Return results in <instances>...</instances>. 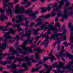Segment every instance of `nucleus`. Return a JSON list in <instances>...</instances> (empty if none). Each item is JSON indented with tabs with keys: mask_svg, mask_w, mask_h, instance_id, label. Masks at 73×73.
<instances>
[{
	"mask_svg": "<svg viewBox=\"0 0 73 73\" xmlns=\"http://www.w3.org/2000/svg\"><path fill=\"white\" fill-rule=\"evenodd\" d=\"M35 59H37L39 61V63L41 64V60H40V54L38 52H36L35 54Z\"/></svg>",
	"mask_w": 73,
	"mask_h": 73,
	"instance_id": "15",
	"label": "nucleus"
},
{
	"mask_svg": "<svg viewBox=\"0 0 73 73\" xmlns=\"http://www.w3.org/2000/svg\"><path fill=\"white\" fill-rule=\"evenodd\" d=\"M9 12L10 13V16H12V13L13 12V11L11 10V9L9 7L8 8V10L7 11V14L9 15Z\"/></svg>",
	"mask_w": 73,
	"mask_h": 73,
	"instance_id": "17",
	"label": "nucleus"
},
{
	"mask_svg": "<svg viewBox=\"0 0 73 73\" xmlns=\"http://www.w3.org/2000/svg\"><path fill=\"white\" fill-rule=\"evenodd\" d=\"M20 25H16V27H17L19 29L18 30L19 32V31H21V30H22V29H21V28H20Z\"/></svg>",
	"mask_w": 73,
	"mask_h": 73,
	"instance_id": "30",
	"label": "nucleus"
},
{
	"mask_svg": "<svg viewBox=\"0 0 73 73\" xmlns=\"http://www.w3.org/2000/svg\"><path fill=\"white\" fill-rule=\"evenodd\" d=\"M46 26V25H42L40 27L41 29H44V27H45Z\"/></svg>",
	"mask_w": 73,
	"mask_h": 73,
	"instance_id": "33",
	"label": "nucleus"
},
{
	"mask_svg": "<svg viewBox=\"0 0 73 73\" xmlns=\"http://www.w3.org/2000/svg\"><path fill=\"white\" fill-rule=\"evenodd\" d=\"M59 72L60 73H63L64 70H60L59 71Z\"/></svg>",
	"mask_w": 73,
	"mask_h": 73,
	"instance_id": "63",
	"label": "nucleus"
},
{
	"mask_svg": "<svg viewBox=\"0 0 73 73\" xmlns=\"http://www.w3.org/2000/svg\"><path fill=\"white\" fill-rule=\"evenodd\" d=\"M1 64L2 65H5L7 64V62L6 61H4L3 62L1 61Z\"/></svg>",
	"mask_w": 73,
	"mask_h": 73,
	"instance_id": "27",
	"label": "nucleus"
},
{
	"mask_svg": "<svg viewBox=\"0 0 73 73\" xmlns=\"http://www.w3.org/2000/svg\"><path fill=\"white\" fill-rule=\"evenodd\" d=\"M3 1H4V2H5V3H8V1H9V0H4Z\"/></svg>",
	"mask_w": 73,
	"mask_h": 73,
	"instance_id": "57",
	"label": "nucleus"
},
{
	"mask_svg": "<svg viewBox=\"0 0 73 73\" xmlns=\"http://www.w3.org/2000/svg\"><path fill=\"white\" fill-rule=\"evenodd\" d=\"M35 46H36V45H35L33 44V45H32L31 46V48H34V47H35Z\"/></svg>",
	"mask_w": 73,
	"mask_h": 73,
	"instance_id": "61",
	"label": "nucleus"
},
{
	"mask_svg": "<svg viewBox=\"0 0 73 73\" xmlns=\"http://www.w3.org/2000/svg\"><path fill=\"white\" fill-rule=\"evenodd\" d=\"M42 20L40 19H36V21H41Z\"/></svg>",
	"mask_w": 73,
	"mask_h": 73,
	"instance_id": "56",
	"label": "nucleus"
},
{
	"mask_svg": "<svg viewBox=\"0 0 73 73\" xmlns=\"http://www.w3.org/2000/svg\"><path fill=\"white\" fill-rule=\"evenodd\" d=\"M60 33H58V34H52L51 35V38H52V39H53V38H54L55 37L58 36H60Z\"/></svg>",
	"mask_w": 73,
	"mask_h": 73,
	"instance_id": "18",
	"label": "nucleus"
},
{
	"mask_svg": "<svg viewBox=\"0 0 73 73\" xmlns=\"http://www.w3.org/2000/svg\"><path fill=\"white\" fill-rule=\"evenodd\" d=\"M28 69H26L25 70H19L18 71H17V70L16 69H14L13 71V73H23V71H26Z\"/></svg>",
	"mask_w": 73,
	"mask_h": 73,
	"instance_id": "9",
	"label": "nucleus"
},
{
	"mask_svg": "<svg viewBox=\"0 0 73 73\" xmlns=\"http://www.w3.org/2000/svg\"><path fill=\"white\" fill-rule=\"evenodd\" d=\"M51 59V61H53L54 60V56H52V57H47V59Z\"/></svg>",
	"mask_w": 73,
	"mask_h": 73,
	"instance_id": "26",
	"label": "nucleus"
},
{
	"mask_svg": "<svg viewBox=\"0 0 73 73\" xmlns=\"http://www.w3.org/2000/svg\"><path fill=\"white\" fill-rule=\"evenodd\" d=\"M70 4V3L69 1H66V6H69V4Z\"/></svg>",
	"mask_w": 73,
	"mask_h": 73,
	"instance_id": "37",
	"label": "nucleus"
},
{
	"mask_svg": "<svg viewBox=\"0 0 73 73\" xmlns=\"http://www.w3.org/2000/svg\"><path fill=\"white\" fill-rule=\"evenodd\" d=\"M42 23V22H38V25H40Z\"/></svg>",
	"mask_w": 73,
	"mask_h": 73,
	"instance_id": "52",
	"label": "nucleus"
},
{
	"mask_svg": "<svg viewBox=\"0 0 73 73\" xmlns=\"http://www.w3.org/2000/svg\"><path fill=\"white\" fill-rule=\"evenodd\" d=\"M12 26L14 28H15L16 27V25H15V24H13L12 25Z\"/></svg>",
	"mask_w": 73,
	"mask_h": 73,
	"instance_id": "58",
	"label": "nucleus"
},
{
	"mask_svg": "<svg viewBox=\"0 0 73 73\" xmlns=\"http://www.w3.org/2000/svg\"><path fill=\"white\" fill-rule=\"evenodd\" d=\"M43 60H44V61H47V60H48L47 58H46L45 57H44V58H43Z\"/></svg>",
	"mask_w": 73,
	"mask_h": 73,
	"instance_id": "44",
	"label": "nucleus"
},
{
	"mask_svg": "<svg viewBox=\"0 0 73 73\" xmlns=\"http://www.w3.org/2000/svg\"><path fill=\"white\" fill-rule=\"evenodd\" d=\"M26 36L27 37V40H26L24 42L22 46H22L23 48L25 50V45H26V44H27V42L29 44H31L32 42V41H33V38H32V39L31 40H30V39L31 38L30 36Z\"/></svg>",
	"mask_w": 73,
	"mask_h": 73,
	"instance_id": "4",
	"label": "nucleus"
},
{
	"mask_svg": "<svg viewBox=\"0 0 73 73\" xmlns=\"http://www.w3.org/2000/svg\"><path fill=\"white\" fill-rule=\"evenodd\" d=\"M59 55H58V54H56V56H57L58 58H59L60 57H61V56H61V55L63 54V55H64V54H62V52H59Z\"/></svg>",
	"mask_w": 73,
	"mask_h": 73,
	"instance_id": "21",
	"label": "nucleus"
},
{
	"mask_svg": "<svg viewBox=\"0 0 73 73\" xmlns=\"http://www.w3.org/2000/svg\"><path fill=\"white\" fill-rule=\"evenodd\" d=\"M71 26L72 25L71 24V23L70 22L68 24V28H70Z\"/></svg>",
	"mask_w": 73,
	"mask_h": 73,
	"instance_id": "45",
	"label": "nucleus"
},
{
	"mask_svg": "<svg viewBox=\"0 0 73 73\" xmlns=\"http://www.w3.org/2000/svg\"><path fill=\"white\" fill-rule=\"evenodd\" d=\"M23 60H24V59L22 58V57L19 59V60L20 61H22Z\"/></svg>",
	"mask_w": 73,
	"mask_h": 73,
	"instance_id": "50",
	"label": "nucleus"
},
{
	"mask_svg": "<svg viewBox=\"0 0 73 73\" xmlns=\"http://www.w3.org/2000/svg\"><path fill=\"white\" fill-rule=\"evenodd\" d=\"M73 64V60H72V61L70 62V64H69V65H70V66H71V65H72V64Z\"/></svg>",
	"mask_w": 73,
	"mask_h": 73,
	"instance_id": "43",
	"label": "nucleus"
},
{
	"mask_svg": "<svg viewBox=\"0 0 73 73\" xmlns=\"http://www.w3.org/2000/svg\"><path fill=\"white\" fill-rule=\"evenodd\" d=\"M61 13H59L57 14V17H60L61 16Z\"/></svg>",
	"mask_w": 73,
	"mask_h": 73,
	"instance_id": "55",
	"label": "nucleus"
},
{
	"mask_svg": "<svg viewBox=\"0 0 73 73\" xmlns=\"http://www.w3.org/2000/svg\"><path fill=\"white\" fill-rule=\"evenodd\" d=\"M60 27V25L59 24V22H58L55 24V27Z\"/></svg>",
	"mask_w": 73,
	"mask_h": 73,
	"instance_id": "36",
	"label": "nucleus"
},
{
	"mask_svg": "<svg viewBox=\"0 0 73 73\" xmlns=\"http://www.w3.org/2000/svg\"><path fill=\"white\" fill-rule=\"evenodd\" d=\"M28 21H26V25H25V27H27V28L29 27V25H28Z\"/></svg>",
	"mask_w": 73,
	"mask_h": 73,
	"instance_id": "35",
	"label": "nucleus"
},
{
	"mask_svg": "<svg viewBox=\"0 0 73 73\" xmlns=\"http://www.w3.org/2000/svg\"><path fill=\"white\" fill-rule=\"evenodd\" d=\"M70 31L71 32V37L70 38V41H72V43L73 42V33L72 31H73V26H72L71 28Z\"/></svg>",
	"mask_w": 73,
	"mask_h": 73,
	"instance_id": "12",
	"label": "nucleus"
},
{
	"mask_svg": "<svg viewBox=\"0 0 73 73\" xmlns=\"http://www.w3.org/2000/svg\"><path fill=\"white\" fill-rule=\"evenodd\" d=\"M52 56V51L49 54V56Z\"/></svg>",
	"mask_w": 73,
	"mask_h": 73,
	"instance_id": "60",
	"label": "nucleus"
},
{
	"mask_svg": "<svg viewBox=\"0 0 73 73\" xmlns=\"http://www.w3.org/2000/svg\"><path fill=\"white\" fill-rule=\"evenodd\" d=\"M60 66L58 67V68H61L62 69H66V67L63 66V65H64V64L62 62H59Z\"/></svg>",
	"mask_w": 73,
	"mask_h": 73,
	"instance_id": "13",
	"label": "nucleus"
},
{
	"mask_svg": "<svg viewBox=\"0 0 73 73\" xmlns=\"http://www.w3.org/2000/svg\"><path fill=\"white\" fill-rule=\"evenodd\" d=\"M40 30H41V29H40L39 28H38L37 29H36L34 32V34L36 35V34L37 33V32H38V31H40Z\"/></svg>",
	"mask_w": 73,
	"mask_h": 73,
	"instance_id": "31",
	"label": "nucleus"
},
{
	"mask_svg": "<svg viewBox=\"0 0 73 73\" xmlns=\"http://www.w3.org/2000/svg\"><path fill=\"white\" fill-rule=\"evenodd\" d=\"M15 58V57L14 56H11L10 57H9V56H8L7 58V59H10V60H13Z\"/></svg>",
	"mask_w": 73,
	"mask_h": 73,
	"instance_id": "32",
	"label": "nucleus"
},
{
	"mask_svg": "<svg viewBox=\"0 0 73 73\" xmlns=\"http://www.w3.org/2000/svg\"><path fill=\"white\" fill-rule=\"evenodd\" d=\"M9 64H11L12 63V61L10 60H9L7 62V63Z\"/></svg>",
	"mask_w": 73,
	"mask_h": 73,
	"instance_id": "47",
	"label": "nucleus"
},
{
	"mask_svg": "<svg viewBox=\"0 0 73 73\" xmlns=\"http://www.w3.org/2000/svg\"><path fill=\"white\" fill-rule=\"evenodd\" d=\"M66 56L69 57V58L71 59V60H73V56L70 55V54L68 53V52L66 53Z\"/></svg>",
	"mask_w": 73,
	"mask_h": 73,
	"instance_id": "20",
	"label": "nucleus"
},
{
	"mask_svg": "<svg viewBox=\"0 0 73 73\" xmlns=\"http://www.w3.org/2000/svg\"><path fill=\"white\" fill-rule=\"evenodd\" d=\"M15 10H14L15 13H25L26 12L28 15H30V13H32V11L31 9H29L27 10L26 12L25 11L24 9H23L24 8L23 7H21V9L22 10L21 11L20 10V8L19 7V5H17L15 7Z\"/></svg>",
	"mask_w": 73,
	"mask_h": 73,
	"instance_id": "1",
	"label": "nucleus"
},
{
	"mask_svg": "<svg viewBox=\"0 0 73 73\" xmlns=\"http://www.w3.org/2000/svg\"><path fill=\"white\" fill-rule=\"evenodd\" d=\"M26 3L27 4H29V5H31V3L29 2H27Z\"/></svg>",
	"mask_w": 73,
	"mask_h": 73,
	"instance_id": "62",
	"label": "nucleus"
},
{
	"mask_svg": "<svg viewBox=\"0 0 73 73\" xmlns=\"http://www.w3.org/2000/svg\"><path fill=\"white\" fill-rule=\"evenodd\" d=\"M37 51L38 52H40V53H41L42 52V50L39 48H37Z\"/></svg>",
	"mask_w": 73,
	"mask_h": 73,
	"instance_id": "34",
	"label": "nucleus"
},
{
	"mask_svg": "<svg viewBox=\"0 0 73 73\" xmlns=\"http://www.w3.org/2000/svg\"><path fill=\"white\" fill-rule=\"evenodd\" d=\"M58 3H59V5L58 8H61L62 5L64 4V2L63 1H60L58 2Z\"/></svg>",
	"mask_w": 73,
	"mask_h": 73,
	"instance_id": "22",
	"label": "nucleus"
},
{
	"mask_svg": "<svg viewBox=\"0 0 73 73\" xmlns=\"http://www.w3.org/2000/svg\"><path fill=\"white\" fill-rule=\"evenodd\" d=\"M64 13L62 15L63 18L62 19V21H64V18H66L67 17H68V16H69V15H67L68 12H67V11H66L65 10L64 12Z\"/></svg>",
	"mask_w": 73,
	"mask_h": 73,
	"instance_id": "11",
	"label": "nucleus"
},
{
	"mask_svg": "<svg viewBox=\"0 0 73 73\" xmlns=\"http://www.w3.org/2000/svg\"><path fill=\"white\" fill-rule=\"evenodd\" d=\"M10 51L13 52V53L12 54H14L16 53V51H15V50L12 47H11L10 48Z\"/></svg>",
	"mask_w": 73,
	"mask_h": 73,
	"instance_id": "24",
	"label": "nucleus"
},
{
	"mask_svg": "<svg viewBox=\"0 0 73 73\" xmlns=\"http://www.w3.org/2000/svg\"><path fill=\"white\" fill-rule=\"evenodd\" d=\"M64 44L65 45L66 47H67V46H68V44H67V43L66 42H65L64 43Z\"/></svg>",
	"mask_w": 73,
	"mask_h": 73,
	"instance_id": "53",
	"label": "nucleus"
},
{
	"mask_svg": "<svg viewBox=\"0 0 73 73\" xmlns=\"http://www.w3.org/2000/svg\"><path fill=\"white\" fill-rule=\"evenodd\" d=\"M16 37L17 39V41H19V35L17 36Z\"/></svg>",
	"mask_w": 73,
	"mask_h": 73,
	"instance_id": "48",
	"label": "nucleus"
},
{
	"mask_svg": "<svg viewBox=\"0 0 73 73\" xmlns=\"http://www.w3.org/2000/svg\"><path fill=\"white\" fill-rule=\"evenodd\" d=\"M31 33H32V31L31 29H30L28 30V32L26 33L25 34H24L23 32L20 33H19V35L21 36H21V38H23L24 36H30Z\"/></svg>",
	"mask_w": 73,
	"mask_h": 73,
	"instance_id": "5",
	"label": "nucleus"
},
{
	"mask_svg": "<svg viewBox=\"0 0 73 73\" xmlns=\"http://www.w3.org/2000/svg\"><path fill=\"white\" fill-rule=\"evenodd\" d=\"M50 17V15L49 14H48L45 17H44L42 15L40 16V17H41V18H44V17H45L46 19H48V18H49Z\"/></svg>",
	"mask_w": 73,
	"mask_h": 73,
	"instance_id": "25",
	"label": "nucleus"
},
{
	"mask_svg": "<svg viewBox=\"0 0 73 73\" xmlns=\"http://www.w3.org/2000/svg\"><path fill=\"white\" fill-rule=\"evenodd\" d=\"M70 66L69 64L66 66V69H70Z\"/></svg>",
	"mask_w": 73,
	"mask_h": 73,
	"instance_id": "40",
	"label": "nucleus"
},
{
	"mask_svg": "<svg viewBox=\"0 0 73 73\" xmlns=\"http://www.w3.org/2000/svg\"><path fill=\"white\" fill-rule=\"evenodd\" d=\"M12 66L13 68H13H16L17 66H19V65L16 66L15 64H13Z\"/></svg>",
	"mask_w": 73,
	"mask_h": 73,
	"instance_id": "38",
	"label": "nucleus"
},
{
	"mask_svg": "<svg viewBox=\"0 0 73 73\" xmlns=\"http://www.w3.org/2000/svg\"><path fill=\"white\" fill-rule=\"evenodd\" d=\"M16 18H19V20H16L15 21V23H20V22H23V21H24V20H23L22 19V17L21 16H19L18 17H16Z\"/></svg>",
	"mask_w": 73,
	"mask_h": 73,
	"instance_id": "10",
	"label": "nucleus"
},
{
	"mask_svg": "<svg viewBox=\"0 0 73 73\" xmlns=\"http://www.w3.org/2000/svg\"><path fill=\"white\" fill-rule=\"evenodd\" d=\"M51 15L53 17H54V16L56 15V13L54 12H52L51 14Z\"/></svg>",
	"mask_w": 73,
	"mask_h": 73,
	"instance_id": "39",
	"label": "nucleus"
},
{
	"mask_svg": "<svg viewBox=\"0 0 73 73\" xmlns=\"http://www.w3.org/2000/svg\"><path fill=\"white\" fill-rule=\"evenodd\" d=\"M57 62H56L54 64H52V67L54 68V67H57L58 68V66H59L60 65H58L57 66Z\"/></svg>",
	"mask_w": 73,
	"mask_h": 73,
	"instance_id": "28",
	"label": "nucleus"
},
{
	"mask_svg": "<svg viewBox=\"0 0 73 73\" xmlns=\"http://www.w3.org/2000/svg\"><path fill=\"white\" fill-rule=\"evenodd\" d=\"M41 9H42L41 10V13H44L45 12H46L47 10H46V7L44 8H40Z\"/></svg>",
	"mask_w": 73,
	"mask_h": 73,
	"instance_id": "23",
	"label": "nucleus"
},
{
	"mask_svg": "<svg viewBox=\"0 0 73 73\" xmlns=\"http://www.w3.org/2000/svg\"><path fill=\"white\" fill-rule=\"evenodd\" d=\"M39 68H41V66H39V67L37 68H33L32 69V72H34L35 71H37V72H38V69Z\"/></svg>",
	"mask_w": 73,
	"mask_h": 73,
	"instance_id": "19",
	"label": "nucleus"
},
{
	"mask_svg": "<svg viewBox=\"0 0 73 73\" xmlns=\"http://www.w3.org/2000/svg\"><path fill=\"white\" fill-rule=\"evenodd\" d=\"M33 25H34V23L33 22L31 23L30 24V27H32V26H33Z\"/></svg>",
	"mask_w": 73,
	"mask_h": 73,
	"instance_id": "51",
	"label": "nucleus"
},
{
	"mask_svg": "<svg viewBox=\"0 0 73 73\" xmlns=\"http://www.w3.org/2000/svg\"><path fill=\"white\" fill-rule=\"evenodd\" d=\"M6 41H7V39L4 40L3 43L2 44V46L1 45V44L0 43V48L1 49H5L6 48L7 45Z\"/></svg>",
	"mask_w": 73,
	"mask_h": 73,
	"instance_id": "8",
	"label": "nucleus"
},
{
	"mask_svg": "<svg viewBox=\"0 0 73 73\" xmlns=\"http://www.w3.org/2000/svg\"><path fill=\"white\" fill-rule=\"evenodd\" d=\"M50 9H51V8L49 7H47V9L48 11H50Z\"/></svg>",
	"mask_w": 73,
	"mask_h": 73,
	"instance_id": "54",
	"label": "nucleus"
},
{
	"mask_svg": "<svg viewBox=\"0 0 73 73\" xmlns=\"http://www.w3.org/2000/svg\"><path fill=\"white\" fill-rule=\"evenodd\" d=\"M30 17H31V16H35V14L34 13H32L31 15H29Z\"/></svg>",
	"mask_w": 73,
	"mask_h": 73,
	"instance_id": "42",
	"label": "nucleus"
},
{
	"mask_svg": "<svg viewBox=\"0 0 73 73\" xmlns=\"http://www.w3.org/2000/svg\"><path fill=\"white\" fill-rule=\"evenodd\" d=\"M6 55H7V53H5L4 54H3L1 53L0 54V59H1V58H2L3 56H5Z\"/></svg>",
	"mask_w": 73,
	"mask_h": 73,
	"instance_id": "29",
	"label": "nucleus"
},
{
	"mask_svg": "<svg viewBox=\"0 0 73 73\" xmlns=\"http://www.w3.org/2000/svg\"><path fill=\"white\" fill-rule=\"evenodd\" d=\"M41 36H42L43 37H45V35H44L43 34V33H42L41 34Z\"/></svg>",
	"mask_w": 73,
	"mask_h": 73,
	"instance_id": "59",
	"label": "nucleus"
},
{
	"mask_svg": "<svg viewBox=\"0 0 73 73\" xmlns=\"http://www.w3.org/2000/svg\"><path fill=\"white\" fill-rule=\"evenodd\" d=\"M3 18H4L6 20L8 19V17H7L6 16H4V14H3L1 16V18H0V21H3V20H4Z\"/></svg>",
	"mask_w": 73,
	"mask_h": 73,
	"instance_id": "16",
	"label": "nucleus"
},
{
	"mask_svg": "<svg viewBox=\"0 0 73 73\" xmlns=\"http://www.w3.org/2000/svg\"><path fill=\"white\" fill-rule=\"evenodd\" d=\"M54 23L53 22H52L50 24L48 25L49 27L48 28V31H55L57 30V28H54L53 27V26H51L52 25H53Z\"/></svg>",
	"mask_w": 73,
	"mask_h": 73,
	"instance_id": "7",
	"label": "nucleus"
},
{
	"mask_svg": "<svg viewBox=\"0 0 73 73\" xmlns=\"http://www.w3.org/2000/svg\"><path fill=\"white\" fill-rule=\"evenodd\" d=\"M32 62H34V63H35V62H37V61L36 60H35L32 59Z\"/></svg>",
	"mask_w": 73,
	"mask_h": 73,
	"instance_id": "46",
	"label": "nucleus"
},
{
	"mask_svg": "<svg viewBox=\"0 0 73 73\" xmlns=\"http://www.w3.org/2000/svg\"><path fill=\"white\" fill-rule=\"evenodd\" d=\"M11 33H12V35H15V31L13 30L12 28L9 29V32L4 33L5 35H3V37L4 38H6L7 39L12 38V36H9V35Z\"/></svg>",
	"mask_w": 73,
	"mask_h": 73,
	"instance_id": "2",
	"label": "nucleus"
},
{
	"mask_svg": "<svg viewBox=\"0 0 73 73\" xmlns=\"http://www.w3.org/2000/svg\"><path fill=\"white\" fill-rule=\"evenodd\" d=\"M39 38L40 37H39V36H36L34 38V39H36V40H37H37H38Z\"/></svg>",
	"mask_w": 73,
	"mask_h": 73,
	"instance_id": "49",
	"label": "nucleus"
},
{
	"mask_svg": "<svg viewBox=\"0 0 73 73\" xmlns=\"http://www.w3.org/2000/svg\"><path fill=\"white\" fill-rule=\"evenodd\" d=\"M44 66H45V67L46 68H48V65L45 64L44 65Z\"/></svg>",
	"mask_w": 73,
	"mask_h": 73,
	"instance_id": "64",
	"label": "nucleus"
},
{
	"mask_svg": "<svg viewBox=\"0 0 73 73\" xmlns=\"http://www.w3.org/2000/svg\"><path fill=\"white\" fill-rule=\"evenodd\" d=\"M23 46L22 45H20V47H22V48L24 49V52H22V49H20L19 48H18V50H21L20 52V53L21 54L22 53L23 55H25L26 54H27V51H28V50H29V52H30L31 53H33V51L32 50V49L31 48H26L25 46V49L24 50V48L23 47V46Z\"/></svg>",
	"mask_w": 73,
	"mask_h": 73,
	"instance_id": "3",
	"label": "nucleus"
},
{
	"mask_svg": "<svg viewBox=\"0 0 73 73\" xmlns=\"http://www.w3.org/2000/svg\"><path fill=\"white\" fill-rule=\"evenodd\" d=\"M1 27H3V28H2V29H1V30H3V31H8V29H5V30L3 29V28H4V26H1Z\"/></svg>",
	"mask_w": 73,
	"mask_h": 73,
	"instance_id": "41",
	"label": "nucleus"
},
{
	"mask_svg": "<svg viewBox=\"0 0 73 73\" xmlns=\"http://www.w3.org/2000/svg\"><path fill=\"white\" fill-rule=\"evenodd\" d=\"M24 59L25 61H27V63L23 64V67L26 68V66H27V65H31V63H30V62H29V60H30V59H31V58H28V56H27L25 57L24 58Z\"/></svg>",
	"mask_w": 73,
	"mask_h": 73,
	"instance_id": "6",
	"label": "nucleus"
},
{
	"mask_svg": "<svg viewBox=\"0 0 73 73\" xmlns=\"http://www.w3.org/2000/svg\"><path fill=\"white\" fill-rule=\"evenodd\" d=\"M46 39L44 40V41L45 42V43L44 44V45L46 47L48 44V43H49V41H48V40L49 39V36H48V34H47V35L46 36Z\"/></svg>",
	"mask_w": 73,
	"mask_h": 73,
	"instance_id": "14",
	"label": "nucleus"
}]
</instances>
